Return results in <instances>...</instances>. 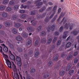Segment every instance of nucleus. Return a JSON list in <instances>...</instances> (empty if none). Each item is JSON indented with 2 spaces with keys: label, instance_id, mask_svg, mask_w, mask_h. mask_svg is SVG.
<instances>
[{
  "label": "nucleus",
  "instance_id": "1",
  "mask_svg": "<svg viewBox=\"0 0 79 79\" xmlns=\"http://www.w3.org/2000/svg\"><path fill=\"white\" fill-rule=\"evenodd\" d=\"M55 29V25H53L52 26L50 25L48 26V29H47V31L48 32H50V30L52 31H53Z\"/></svg>",
  "mask_w": 79,
  "mask_h": 79
},
{
  "label": "nucleus",
  "instance_id": "2",
  "mask_svg": "<svg viewBox=\"0 0 79 79\" xmlns=\"http://www.w3.org/2000/svg\"><path fill=\"white\" fill-rule=\"evenodd\" d=\"M16 61L17 62V65L19 67H20L21 66V58L18 56H16Z\"/></svg>",
  "mask_w": 79,
  "mask_h": 79
},
{
  "label": "nucleus",
  "instance_id": "3",
  "mask_svg": "<svg viewBox=\"0 0 79 79\" xmlns=\"http://www.w3.org/2000/svg\"><path fill=\"white\" fill-rule=\"evenodd\" d=\"M2 54L4 55V56L5 59H7V61H6V64L8 65V66H9V67H10L11 65V62H10L9 59H8V56L6 54Z\"/></svg>",
  "mask_w": 79,
  "mask_h": 79
},
{
  "label": "nucleus",
  "instance_id": "4",
  "mask_svg": "<svg viewBox=\"0 0 79 79\" xmlns=\"http://www.w3.org/2000/svg\"><path fill=\"white\" fill-rule=\"evenodd\" d=\"M12 64V68L13 69V70H14V72H16V71L17 70L16 67V65H15V64L14 63V62H11V64ZM7 66H8V67L10 69H11V66H10H10H9V65H8L7 64Z\"/></svg>",
  "mask_w": 79,
  "mask_h": 79
},
{
  "label": "nucleus",
  "instance_id": "5",
  "mask_svg": "<svg viewBox=\"0 0 79 79\" xmlns=\"http://www.w3.org/2000/svg\"><path fill=\"white\" fill-rule=\"evenodd\" d=\"M56 6H54L53 9H52V11H53V13H52V14L50 16L49 18L50 19H51L53 17V16H54V15H55V14L56 12Z\"/></svg>",
  "mask_w": 79,
  "mask_h": 79
},
{
  "label": "nucleus",
  "instance_id": "6",
  "mask_svg": "<svg viewBox=\"0 0 79 79\" xmlns=\"http://www.w3.org/2000/svg\"><path fill=\"white\" fill-rule=\"evenodd\" d=\"M9 57L11 60H15V56L12 54L11 51L10 52V53L9 54Z\"/></svg>",
  "mask_w": 79,
  "mask_h": 79
},
{
  "label": "nucleus",
  "instance_id": "7",
  "mask_svg": "<svg viewBox=\"0 0 79 79\" xmlns=\"http://www.w3.org/2000/svg\"><path fill=\"white\" fill-rule=\"evenodd\" d=\"M34 16L31 17V19H33V20H32L31 21V23H32V25L33 26H35V25H36V22L34 21L35 20V19H34Z\"/></svg>",
  "mask_w": 79,
  "mask_h": 79
},
{
  "label": "nucleus",
  "instance_id": "8",
  "mask_svg": "<svg viewBox=\"0 0 79 79\" xmlns=\"http://www.w3.org/2000/svg\"><path fill=\"white\" fill-rule=\"evenodd\" d=\"M65 15V14L64 13H63V12L61 13V14H60V17H59V18H58L57 22H59V21H60V20L61 18L63 17H64V16Z\"/></svg>",
  "mask_w": 79,
  "mask_h": 79
},
{
  "label": "nucleus",
  "instance_id": "9",
  "mask_svg": "<svg viewBox=\"0 0 79 79\" xmlns=\"http://www.w3.org/2000/svg\"><path fill=\"white\" fill-rule=\"evenodd\" d=\"M1 45H2V46L4 47V48L3 49V50L4 51L6 52H8V48L7 47H6V46H5V45H4V44H2Z\"/></svg>",
  "mask_w": 79,
  "mask_h": 79
},
{
  "label": "nucleus",
  "instance_id": "10",
  "mask_svg": "<svg viewBox=\"0 0 79 79\" xmlns=\"http://www.w3.org/2000/svg\"><path fill=\"white\" fill-rule=\"evenodd\" d=\"M45 15H46V13H44L43 14V15H42V17H41V15H38L36 16V18H37V19H40L41 18H43V17L45 16Z\"/></svg>",
  "mask_w": 79,
  "mask_h": 79
},
{
  "label": "nucleus",
  "instance_id": "11",
  "mask_svg": "<svg viewBox=\"0 0 79 79\" xmlns=\"http://www.w3.org/2000/svg\"><path fill=\"white\" fill-rule=\"evenodd\" d=\"M43 2H40L38 3L37 4H36V6H38V7L37 8H39L40 7V6L43 5Z\"/></svg>",
  "mask_w": 79,
  "mask_h": 79
},
{
  "label": "nucleus",
  "instance_id": "12",
  "mask_svg": "<svg viewBox=\"0 0 79 79\" xmlns=\"http://www.w3.org/2000/svg\"><path fill=\"white\" fill-rule=\"evenodd\" d=\"M64 19H65V17H63V18L62 19V21H61V22H60V24H62V23H63V24H64V23H66V20H64Z\"/></svg>",
  "mask_w": 79,
  "mask_h": 79
},
{
  "label": "nucleus",
  "instance_id": "13",
  "mask_svg": "<svg viewBox=\"0 0 79 79\" xmlns=\"http://www.w3.org/2000/svg\"><path fill=\"white\" fill-rule=\"evenodd\" d=\"M78 33V31L76 30L73 31L72 32V33H73V35L75 36L77 35Z\"/></svg>",
  "mask_w": 79,
  "mask_h": 79
},
{
  "label": "nucleus",
  "instance_id": "14",
  "mask_svg": "<svg viewBox=\"0 0 79 79\" xmlns=\"http://www.w3.org/2000/svg\"><path fill=\"white\" fill-rule=\"evenodd\" d=\"M46 35V32L45 31H43L40 32V35L41 36H45Z\"/></svg>",
  "mask_w": 79,
  "mask_h": 79
},
{
  "label": "nucleus",
  "instance_id": "15",
  "mask_svg": "<svg viewBox=\"0 0 79 79\" xmlns=\"http://www.w3.org/2000/svg\"><path fill=\"white\" fill-rule=\"evenodd\" d=\"M27 30L29 32H32L33 31V28L31 27H27Z\"/></svg>",
  "mask_w": 79,
  "mask_h": 79
},
{
  "label": "nucleus",
  "instance_id": "16",
  "mask_svg": "<svg viewBox=\"0 0 79 79\" xmlns=\"http://www.w3.org/2000/svg\"><path fill=\"white\" fill-rule=\"evenodd\" d=\"M15 26L16 27L18 28L21 26V24L19 23H16V24H15Z\"/></svg>",
  "mask_w": 79,
  "mask_h": 79
},
{
  "label": "nucleus",
  "instance_id": "17",
  "mask_svg": "<svg viewBox=\"0 0 79 79\" xmlns=\"http://www.w3.org/2000/svg\"><path fill=\"white\" fill-rule=\"evenodd\" d=\"M16 40L18 41H21L22 40V38L20 36H18L16 37Z\"/></svg>",
  "mask_w": 79,
  "mask_h": 79
},
{
  "label": "nucleus",
  "instance_id": "18",
  "mask_svg": "<svg viewBox=\"0 0 79 79\" xmlns=\"http://www.w3.org/2000/svg\"><path fill=\"white\" fill-rule=\"evenodd\" d=\"M45 9H46V8H45V7L43 6L42 8H41L39 10V11H40V12H43L44 10H45Z\"/></svg>",
  "mask_w": 79,
  "mask_h": 79
},
{
  "label": "nucleus",
  "instance_id": "19",
  "mask_svg": "<svg viewBox=\"0 0 79 79\" xmlns=\"http://www.w3.org/2000/svg\"><path fill=\"white\" fill-rule=\"evenodd\" d=\"M64 74V70H62L60 73V76H63Z\"/></svg>",
  "mask_w": 79,
  "mask_h": 79
},
{
  "label": "nucleus",
  "instance_id": "20",
  "mask_svg": "<svg viewBox=\"0 0 79 79\" xmlns=\"http://www.w3.org/2000/svg\"><path fill=\"white\" fill-rule=\"evenodd\" d=\"M27 7H28V8H29V6H27L26 5H25V6H23V5H21V6L20 7V8L21 9H22V8L25 9Z\"/></svg>",
  "mask_w": 79,
  "mask_h": 79
},
{
  "label": "nucleus",
  "instance_id": "21",
  "mask_svg": "<svg viewBox=\"0 0 79 79\" xmlns=\"http://www.w3.org/2000/svg\"><path fill=\"white\" fill-rule=\"evenodd\" d=\"M71 45V43L69 42L67 43V44H66V47L67 48H68Z\"/></svg>",
  "mask_w": 79,
  "mask_h": 79
},
{
  "label": "nucleus",
  "instance_id": "22",
  "mask_svg": "<svg viewBox=\"0 0 79 79\" xmlns=\"http://www.w3.org/2000/svg\"><path fill=\"white\" fill-rule=\"evenodd\" d=\"M14 76L15 77V78H16V79H19V77L18 74H15Z\"/></svg>",
  "mask_w": 79,
  "mask_h": 79
},
{
  "label": "nucleus",
  "instance_id": "23",
  "mask_svg": "<svg viewBox=\"0 0 79 79\" xmlns=\"http://www.w3.org/2000/svg\"><path fill=\"white\" fill-rule=\"evenodd\" d=\"M10 25V23L9 22H6L4 23V25L7 27H9Z\"/></svg>",
  "mask_w": 79,
  "mask_h": 79
},
{
  "label": "nucleus",
  "instance_id": "24",
  "mask_svg": "<svg viewBox=\"0 0 79 79\" xmlns=\"http://www.w3.org/2000/svg\"><path fill=\"white\" fill-rule=\"evenodd\" d=\"M26 17V15L25 14H23L21 15V18L22 19H24Z\"/></svg>",
  "mask_w": 79,
  "mask_h": 79
},
{
  "label": "nucleus",
  "instance_id": "25",
  "mask_svg": "<svg viewBox=\"0 0 79 79\" xmlns=\"http://www.w3.org/2000/svg\"><path fill=\"white\" fill-rule=\"evenodd\" d=\"M46 42V39L45 38H43L42 40H41V43L43 44L45 43Z\"/></svg>",
  "mask_w": 79,
  "mask_h": 79
},
{
  "label": "nucleus",
  "instance_id": "26",
  "mask_svg": "<svg viewBox=\"0 0 79 79\" xmlns=\"http://www.w3.org/2000/svg\"><path fill=\"white\" fill-rule=\"evenodd\" d=\"M12 32L14 34H16L17 33V30L16 29H14L12 30Z\"/></svg>",
  "mask_w": 79,
  "mask_h": 79
},
{
  "label": "nucleus",
  "instance_id": "27",
  "mask_svg": "<svg viewBox=\"0 0 79 79\" xmlns=\"http://www.w3.org/2000/svg\"><path fill=\"white\" fill-rule=\"evenodd\" d=\"M5 9V7L4 6H0V10H4Z\"/></svg>",
  "mask_w": 79,
  "mask_h": 79
},
{
  "label": "nucleus",
  "instance_id": "28",
  "mask_svg": "<svg viewBox=\"0 0 79 79\" xmlns=\"http://www.w3.org/2000/svg\"><path fill=\"white\" fill-rule=\"evenodd\" d=\"M50 20V19H49V17L48 16L46 18V19H45L44 20V22H45L46 23L48 22V21H49V20Z\"/></svg>",
  "mask_w": 79,
  "mask_h": 79
},
{
  "label": "nucleus",
  "instance_id": "29",
  "mask_svg": "<svg viewBox=\"0 0 79 79\" xmlns=\"http://www.w3.org/2000/svg\"><path fill=\"white\" fill-rule=\"evenodd\" d=\"M72 57V55H69L67 57V60H69L71 59Z\"/></svg>",
  "mask_w": 79,
  "mask_h": 79
},
{
  "label": "nucleus",
  "instance_id": "30",
  "mask_svg": "<svg viewBox=\"0 0 79 79\" xmlns=\"http://www.w3.org/2000/svg\"><path fill=\"white\" fill-rule=\"evenodd\" d=\"M74 72V71L73 70H72L69 71V75H72V74H73V72Z\"/></svg>",
  "mask_w": 79,
  "mask_h": 79
},
{
  "label": "nucleus",
  "instance_id": "31",
  "mask_svg": "<svg viewBox=\"0 0 79 79\" xmlns=\"http://www.w3.org/2000/svg\"><path fill=\"white\" fill-rule=\"evenodd\" d=\"M35 12L34 11H32L31 12V15L32 16H33L34 15H35Z\"/></svg>",
  "mask_w": 79,
  "mask_h": 79
},
{
  "label": "nucleus",
  "instance_id": "32",
  "mask_svg": "<svg viewBox=\"0 0 79 79\" xmlns=\"http://www.w3.org/2000/svg\"><path fill=\"white\" fill-rule=\"evenodd\" d=\"M9 2V0H4L3 1V4L4 5H6L8 3V2Z\"/></svg>",
  "mask_w": 79,
  "mask_h": 79
},
{
  "label": "nucleus",
  "instance_id": "33",
  "mask_svg": "<svg viewBox=\"0 0 79 79\" xmlns=\"http://www.w3.org/2000/svg\"><path fill=\"white\" fill-rule=\"evenodd\" d=\"M42 28V26H38V28H37V31H41V28Z\"/></svg>",
  "mask_w": 79,
  "mask_h": 79
},
{
  "label": "nucleus",
  "instance_id": "34",
  "mask_svg": "<svg viewBox=\"0 0 79 79\" xmlns=\"http://www.w3.org/2000/svg\"><path fill=\"white\" fill-rule=\"evenodd\" d=\"M31 40H29L28 41V42H27V43H26V45H29L31 44Z\"/></svg>",
  "mask_w": 79,
  "mask_h": 79
},
{
  "label": "nucleus",
  "instance_id": "35",
  "mask_svg": "<svg viewBox=\"0 0 79 79\" xmlns=\"http://www.w3.org/2000/svg\"><path fill=\"white\" fill-rule=\"evenodd\" d=\"M57 39V37H54V39H53V40L52 41V42H53V43H55Z\"/></svg>",
  "mask_w": 79,
  "mask_h": 79
},
{
  "label": "nucleus",
  "instance_id": "36",
  "mask_svg": "<svg viewBox=\"0 0 79 79\" xmlns=\"http://www.w3.org/2000/svg\"><path fill=\"white\" fill-rule=\"evenodd\" d=\"M63 26H62L60 27V28L59 29V31L60 32H61L63 30Z\"/></svg>",
  "mask_w": 79,
  "mask_h": 79
},
{
  "label": "nucleus",
  "instance_id": "37",
  "mask_svg": "<svg viewBox=\"0 0 79 79\" xmlns=\"http://www.w3.org/2000/svg\"><path fill=\"white\" fill-rule=\"evenodd\" d=\"M78 59L76 58L74 59V60H73V63H74V64H77V63H78Z\"/></svg>",
  "mask_w": 79,
  "mask_h": 79
},
{
  "label": "nucleus",
  "instance_id": "38",
  "mask_svg": "<svg viewBox=\"0 0 79 79\" xmlns=\"http://www.w3.org/2000/svg\"><path fill=\"white\" fill-rule=\"evenodd\" d=\"M35 69H32L31 70V73H35Z\"/></svg>",
  "mask_w": 79,
  "mask_h": 79
},
{
  "label": "nucleus",
  "instance_id": "39",
  "mask_svg": "<svg viewBox=\"0 0 79 79\" xmlns=\"http://www.w3.org/2000/svg\"><path fill=\"white\" fill-rule=\"evenodd\" d=\"M8 45L10 47V48H11V49H13V48H14V46H13V45H12L10 43H9L8 44Z\"/></svg>",
  "mask_w": 79,
  "mask_h": 79
},
{
  "label": "nucleus",
  "instance_id": "40",
  "mask_svg": "<svg viewBox=\"0 0 79 79\" xmlns=\"http://www.w3.org/2000/svg\"><path fill=\"white\" fill-rule=\"evenodd\" d=\"M39 43V41H38V40H35V46H37L38 45V44Z\"/></svg>",
  "mask_w": 79,
  "mask_h": 79
},
{
  "label": "nucleus",
  "instance_id": "41",
  "mask_svg": "<svg viewBox=\"0 0 79 79\" xmlns=\"http://www.w3.org/2000/svg\"><path fill=\"white\" fill-rule=\"evenodd\" d=\"M11 8L10 7H7L6 8V11L8 12L11 11Z\"/></svg>",
  "mask_w": 79,
  "mask_h": 79
},
{
  "label": "nucleus",
  "instance_id": "42",
  "mask_svg": "<svg viewBox=\"0 0 79 79\" xmlns=\"http://www.w3.org/2000/svg\"><path fill=\"white\" fill-rule=\"evenodd\" d=\"M2 17L4 18H6L7 17V14L6 13H4L2 14Z\"/></svg>",
  "mask_w": 79,
  "mask_h": 79
},
{
  "label": "nucleus",
  "instance_id": "43",
  "mask_svg": "<svg viewBox=\"0 0 79 79\" xmlns=\"http://www.w3.org/2000/svg\"><path fill=\"white\" fill-rule=\"evenodd\" d=\"M17 18V16L16 15H14L13 16H12V19L14 20L16 19Z\"/></svg>",
  "mask_w": 79,
  "mask_h": 79
},
{
  "label": "nucleus",
  "instance_id": "44",
  "mask_svg": "<svg viewBox=\"0 0 79 79\" xmlns=\"http://www.w3.org/2000/svg\"><path fill=\"white\" fill-rule=\"evenodd\" d=\"M71 68V66L69 65L67 67V71H69L70 70Z\"/></svg>",
  "mask_w": 79,
  "mask_h": 79
},
{
  "label": "nucleus",
  "instance_id": "45",
  "mask_svg": "<svg viewBox=\"0 0 79 79\" xmlns=\"http://www.w3.org/2000/svg\"><path fill=\"white\" fill-rule=\"evenodd\" d=\"M78 51H76L73 53V56H75L78 55Z\"/></svg>",
  "mask_w": 79,
  "mask_h": 79
},
{
  "label": "nucleus",
  "instance_id": "46",
  "mask_svg": "<svg viewBox=\"0 0 79 79\" xmlns=\"http://www.w3.org/2000/svg\"><path fill=\"white\" fill-rule=\"evenodd\" d=\"M56 16H55V17H54V18H53V19H52V20L51 21V23H53L54 22H55V21L56 19Z\"/></svg>",
  "mask_w": 79,
  "mask_h": 79
},
{
  "label": "nucleus",
  "instance_id": "47",
  "mask_svg": "<svg viewBox=\"0 0 79 79\" xmlns=\"http://www.w3.org/2000/svg\"><path fill=\"white\" fill-rule=\"evenodd\" d=\"M39 55V52H35V57H37Z\"/></svg>",
  "mask_w": 79,
  "mask_h": 79
},
{
  "label": "nucleus",
  "instance_id": "48",
  "mask_svg": "<svg viewBox=\"0 0 79 79\" xmlns=\"http://www.w3.org/2000/svg\"><path fill=\"white\" fill-rule=\"evenodd\" d=\"M52 6L49 7H48V9H47V10H46V11H50V10H52Z\"/></svg>",
  "mask_w": 79,
  "mask_h": 79
},
{
  "label": "nucleus",
  "instance_id": "49",
  "mask_svg": "<svg viewBox=\"0 0 79 79\" xmlns=\"http://www.w3.org/2000/svg\"><path fill=\"white\" fill-rule=\"evenodd\" d=\"M9 4L11 5H13L14 4V2L13 1H11L9 2Z\"/></svg>",
  "mask_w": 79,
  "mask_h": 79
},
{
  "label": "nucleus",
  "instance_id": "50",
  "mask_svg": "<svg viewBox=\"0 0 79 79\" xmlns=\"http://www.w3.org/2000/svg\"><path fill=\"white\" fill-rule=\"evenodd\" d=\"M52 42V39L49 38L48 40V44H50Z\"/></svg>",
  "mask_w": 79,
  "mask_h": 79
},
{
  "label": "nucleus",
  "instance_id": "51",
  "mask_svg": "<svg viewBox=\"0 0 79 79\" xmlns=\"http://www.w3.org/2000/svg\"><path fill=\"white\" fill-rule=\"evenodd\" d=\"M23 37L24 38H26L27 37H28V34L27 33H25L23 34Z\"/></svg>",
  "mask_w": 79,
  "mask_h": 79
},
{
  "label": "nucleus",
  "instance_id": "52",
  "mask_svg": "<svg viewBox=\"0 0 79 79\" xmlns=\"http://www.w3.org/2000/svg\"><path fill=\"white\" fill-rule=\"evenodd\" d=\"M68 25V23H66L64 25V28H66V29H68L69 28V27L67 26Z\"/></svg>",
  "mask_w": 79,
  "mask_h": 79
},
{
  "label": "nucleus",
  "instance_id": "53",
  "mask_svg": "<svg viewBox=\"0 0 79 79\" xmlns=\"http://www.w3.org/2000/svg\"><path fill=\"white\" fill-rule=\"evenodd\" d=\"M60 44L61 41L60 40H58V41H57V46H59V45H60Z\"/></svg>",
  "mask_w": 79,
  "mask_h": 79
},
{
  "label": "nucleus",
  "instance_id": "54",
  "mask_svg": "<svg viewBox=\"0 0 79 79\" xmlns=\"http://www.w3.org/2000/svg\"><path fill=\"white\" fill-rule=\"evenodd\" d=\"M60 67V63H58L57 64V67H56V69H58V68Z\"/></svg>",
  "mask_w": 79,
  "mask_h": 79
},
{
  "label": "nucleus",
  "instance_id": "55",
  "mask_svg": "<svg viewBox=\"0 0 79 79\" xmlns=\"http://www.w3.org/2000/svg\"><path fill=\"white\" fill-rule=\"evenodd\" d=\"M58 59V57L57 56H55L54 57V58H53V60L55 61L57 60Z\"/></svg>",
  "mask_w": 79,
  "mask_h": 79
},
{
  "label": "nucleus",
  "instance_id": "56",
  "mask_svg": "<svg viewBox=\"0 0 79 79\" xmlns=\"http://www.w3.org/2000/svg\"><path fill=\"white\" fill-rule=\"evenodd\" d=\"M43 3L45 4L46 6H48V3L47 2V1H46V0H43Z\"/></svg>",
  "mask_w": 79,
  "mask_h": 79
},
{
  "label": "nucleus",
  "instance_id": "57",
  "mask_svg": "<svg viewBox=\"0 0 79 79\" xmlns=\"http://www.w3.org/2000/svg\"><path fill=\"white\" fill-rule=\"evenodd\" d=\"M0 52H1V54H4V52H2V48L1 46H0Z\"/></svg>",
  "mask_w": 79,
  "mask_h": 79
},
{
  "label": "nucleus",
  "instance_id": "58",
  "mask_svg": "<svg viewBox=\"0 0 79 79\" xmlns=\"http://www.w3.org/2000/svg\"><path fill=\"white\" fill-rule=\"evenodd\" d=\"M32 54H33V51L31 50L30 51H29V52H28V54L29 55H31Z\"/></svg>",
  "mask_w": 79,
  "mask_h": 79
},
{
  "label": "nucleus",
  "instance_id": "59",
  "mask_svg": "<svg viewBox=\"0 0 79 79\" xmlns=\"http://www.w3.org/2000/svg\"><path fill=\"white\" fill-rule=\"evenodd\" d=\"M61 8H59L58 9V11L57 12V14H59L60 13V12H61Z\"/></svg>",
  "mask_w": 79,
  "mask_h": 79
},
{
  "label": "nucleus",
  "instance_id": "60",
  "mask_svg": "<svg viewBox=\"0 0 79 79\" xmlns=\"http://www.w3.org/2000/svg\"><path fill=\"white\" fill-rule=\"evenodd\" d=\"M18 51L19 52H23V50L21 48H18Z\"/></svg>",
  "mask_w": 79,
  "mask_h": 79
},
{
  "label": "nucleus",
  "instance_id": "61",
  "mask_svg": "<svg viewBox=\"0 0 79 79\" xmlns=\"http://www.w3.org/2000/svg\"><path fill=\"white\" fill-rule=\"evenodd\" d=\"M20 13H21V14H23L24 13H25V10H21L19 11Z\"/></svg>",
  "mask_w": 79,
  "mask_h": 79
},
{
  "label": "nucleus",
  "instance_id": "62",
  "mask_svg": "<svg viewBox=\"0 0 79 79\" xmlns=\"http://www.w3.org/2000/svg\"><path fill=\"white\" fill-rule=\"evenodd\" d=\"M58 35H59V32L57 31H56L55 32V36H57Z\"/></svg>",
  "mask_w": 79,
  "mask_h": 79
},
{
  "label": "nucleus",
  "instance_id": "63",
  "mask_svg": "<svg viewBox=\"0 0 79 79\" xmlns=\"http://www.w3.org/2000/svg\"><path fill=\"white\" fill-rule=\"evenodd\" d=\"M48 77H49V75H48V74L44 75L43 76V77L44 78H48Z\"/></svg>",
  "mask_w": 79,
  "mask_h": 79
},
{
  "label": "nucleus",
  "instance_id": "64",
  "mask_svg": "<svg viewBox=\"0 0 79 79\" xmlns=\"http://www.w3.org/2000/svg\"><path fill=\"white\" fill-rule=\"evenodd\" d=\"M42 1V0H38V1H37L35 2H34V4H36V3L40 2V1Z\"/></svg>",
  "mask_w": 79,
  "mask_h": 79
}]
</instances>
